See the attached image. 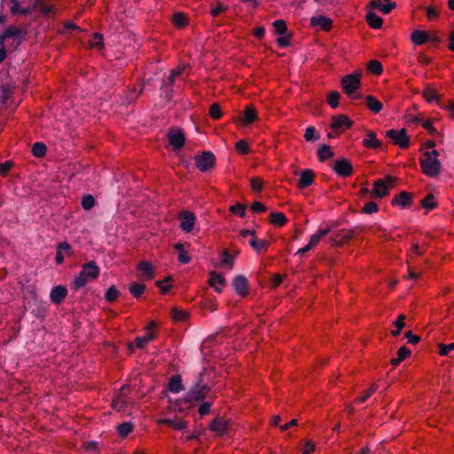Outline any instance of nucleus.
<instances>
[{"label":"nucleus","mask_w":454,"mask_h":454,"mask_svg":"<svg viewBox=\"0 0 454 454\" xmlns=\"http://www.w3.org/2000/svg\"><path fill=\"white\" fill-rule=\"evenodd\" d=\"M207 369H203L197 376L195 382L192 385L190 389L185 393L184 400L187 403H199L206 398H212L209 395L211 387L206 382L205 375Z\"/></svg>","instance_id":"1"},{"label":"nucleus","mask_w":454,"mask_h":454,"mask_svg":"<svg viewBox=\"0 0 454 454\" xmlns=\"http://www.w3.org/2000/svg\"><path fill=\"white\" fill-rule=\"evenodd\" d=\"M99 275V268L95 261H90L82 265L79 275L70 284V287L75 291L86 286L90 279H96Z\"/></svg>","instance_id":"2"},{"label":"nucleus","mask_w":454,"mask_h":454,"mask_svg":"<svg viewBox=\"0 0 454 454\" xmlns=\"http://www.w3.org/2000/svg\"><path fill=\"white\" fill-rule=\"evenodd\" d=\"M361 76L362 73L357 71L341 78V88L351 99H357L362 97L360 93L356 92L361 86Z\"/></svg>","instance_id":"3"},{"label":"nucleus","mask_w":454,"mask_h":454,"mask_svg":"<svg viewBox=\"0 0 454 454\" xmlns=\"http://www.w3.org/2000/svg\"><path fill=\"white\" fill-rule=\"evenodd\" d=\"M395 179L391 176H385L384 179H378L373 184V190L371 196L372 198H383L388 194V190L395 184Z\"/></svg>","instance_id":"4"},{"label":"nucleus","mask_w":454,"mask_h":454,"mask_svg":"<svg viewBox=\"0 0 454 454\" xmlns=\"http://www.w3.org/2000/svg\"><path fill=\"white\" fill-rule=\"evenodd\" d=\"M423 173L429 177H436L441 172L442 163L438 159L421 157L419 159Z\"/></svg>","instance_id":"5"},{"label":"nucleus","mask_w":454,"mask_h":454,"mask_svg":"<svg viewBox=\"0 0 454 454\" xmlns=\"http://www.w3.org/2000/svg\"><path fill=\"white\" fill-rule=\"evenodd\" d=\"M215 164V157L210 151H204L200 155L195 157V165L201 172H207Z\"/></svg>","instance_id":"6"},{"label":"nucleus","mask_w":454,"mask_h":454,"mask_svg":"<svg viewBox=\"0 0 454 454\" xmlns=\"http://www.w3.org/2000/svg\"><path fill=\"white\" fill-rule=\"evenodd\" d=\"M386 136L389 137L395 145H399L403 149H406L410 146V138L407 135L405 129L400 130L388 129L386 132Z\"/></svg>","instance_id":"7"},{"label":"nucleus","mask_w":454,"mask_h":454,"mask_svg":"<svg viewBox=\"0 0 454 454\" xmlns=\"http://www.w3.org/2000/svg\"><path fill=\"white\" fill-rule=\"evenodd\" d=\"M169 144L175 150H179L184 147L185 143V136L184 130L179 128H171L168 134Z\"/></svg>","instance_id":"8"},{"label":"nucleus","mask_w":454,"mask_h":454,"mask_svg":"<svg viewBox=\"0 0 454 454\" xmlns=\"http://www.w3.org/2000/svg\"><path fill=\"white\" fill-rule=\"evenodd\" d=\"M354 236V231L352 230L341 229L338 231H333V235H331L330 240L333 245L340 247L344 243L350 240Z\"/></svg>","instance_id":"9"},{"label":"nucleus","mask_w":454,"mask_h":454,"mask_svg":"<svg viewBox=\"0 0 454 454\" xmlns=\"http://www.w3.org/2000/svg\"><path fill=\"white\" fill-rule=\"evenodd\" d=\"M333 169L337 175L342 177H348L353 174V166L350 161L345 158L337 160L334 162Z\"/></svg>","instance_id":"10"},{"label":"nucleus","mask_w":454,"mask_h":454,"mask_svg":"<svg viewBox=\"0 0 454 454\" xmlns=\"http://www.w3.org/2000/svg\"><path fill=\"white\" fill-rule=\"evenodd\" d=\"M231 286L236 294L240 297H245L248 294V280L244 275L236 276L231 282Z\"/></svg>","instance_id":"11"},{"label":"nucleus","mask_w":454,"mask_h":454,"mask_svg":"<svg viewBox=\"0 0 454 454\" xmlns=\"http://www.w3.org/2000/svg\"><path fill=\"white\" fill-rule=\"evenodd\" d=\"M156 326V323L152 321L146 327V333L142 336H137L135 339V345L138 348H144L148 344L149 341L155 339L156 335L153 332V329Z\"/></svg>","instance_id":"12"},{"label":"nucleus","mask_w":454,"mask_h":454,"mask_svg":"<svg viewBox=\"0 0 454 454\" xmlns=\"http://www.w3.org/2000/svg\"><path fill=\"white\" fill-rule=\"evenodd\" d=\"M231 421L229 419H223L222 418H215L209 424V429L219 435H223L228 433Z\"/></svg>","instance_id":"13"},{"label":"nucleus","mask_w":454,"mask_h":454,"mask_svg":"<svg viewBox=\"0 0 454 454\" xmlns=\"http://www.w3.org/2000/svg\"><path fill=\"white\" fill-rule=\"evenodd\" d=\"M180 227L185 232H191L193 230L196 216L191 211H183L180 213Z\"/></svg>","instance_id":"14"},{"label":"nucleus","mask_w":454,"mask_h":454,"mask_svg":"<svg viewBox=\"0 0 454 454\" xmlns=\"http://www.w3.org/2000/svg\"><path fill=\"white\" fill-rule=\"evenodd\" d=\"M353 125V121L344 114H338L332 117L331 128L333 130L349 129Z\"/></svg>","instance_id":"15"},{"label":"nucleus","mask_w":454,"mask_h":454,"mask_svg":"<svg viewBox=\"0 0 454 454\" xmlns=\"http://www.w3.org/2000/svg\"><path fill=\"white\" fill-rule=\"evenodd\" d=\"M67 295V289L65 286L59 285L54 286L50 294V299L52 303L61 304Z\"/></svg>","instance_id":"16"},{"label":"nucleus","mask_w":454,"mask_h":454,"mask_svg":"<svg viewBox=\"0 0 454 454\" xmlns=\"http://www.w3.org/2000/svg\"><path fill=\"white\" fill-rule=\"evenodd\" d=\"M315 180V173L310 168L303 169L300 172V178L297 186L300 189H305L310 186Z\"/></svg>","instance_id":"17"},{"label":"nucleus","mask_w":454,"mask_h":454,"mask_svg":"<svg viewBox=\"0 0 454 454\" xmlns=\"http://www.w3.org/2000/svg\"><path fill=\"white\" fill-rule=\"evenodd\" d=\"M312 27H319L324 31H329L333 26V20L323 15L314 16L310 19Z\"/></svg>","instance_id":"18"},{"label":"nucleus","mask_w":454,"mask_h":454,"mask_svg":"<svg viewBox=\"0 0 454 454\" xmlns=\"http://www.w3.org/2000/svg\"><path fill=\"white\" fill-rule=\"evenodd\" d=\"M411 194L408 192L403 191L397 196L392 199L391 204L393 206H400L407 207L411 203Z\"/></svg>","instance_id":"19"},{"label":"nucleus","mask_w":454,"mask_h":454,"mask_svg":"<svg viewBox=\"0 0 454 454\" xmlns=\"http://www.w3.org/2000/svg\"><path fill=\"white\" fill-rule=\"evenodd\" d=\"M387 2V5H384L381 0H372L370 3V7L373 9H378L382 12L384 14L389 13L394 8H395L396 4L395 2L391 0H384Z\"/></svg>","instance_id":"20"},{"label":"nucleus","mask_w":454,"mask_h":454,"mask_svg":"<svg viewBox=\"0 0 454 454\" xmlns=\"http://www.w3.org/2000/svg\"><path fill=\"white\" fill-rule=\"evenodd\" d=\"M257 120V112L255 108L249 105L245 107L244 115L242 117V123L246 126L250 125Z\"/></svg>","instance_id":"21"},{"label":"nucleus","mask_w":454,"mask_h":454,"mask_svg":"<svg viewBox=\"0 0 454 454\" xmlns=\"http://www.w3.org/2000/svg\"><path fill=\"white\" fill-rule=\"evenodd\" d=\"M363 145L366 148L378 149L381 146V142L377 139L376 133L372 130L367 131V137L363 139Z\"/></svg>","instance_id":"22"},{"label":"nucleus","mask_w":454,"mask_h":454,"mask_svg":"<svg viewBox=\"0 0 454 454\" xmlns=\"http://www.w3.org/2000/svg\"><path fill=\"white\" fill-rule=\"evenodd\" d=\"M209 275V285L214 287L217 293H221V289L217 287V285L225 286L227 284L226 279L215 270L211 271Z\"/></svg>","instance_id":"23"},{"label":"nucleus","mask_w":454,"mask_h":454,"mask_svg":"<svg viewBox=\"0 0 454 454\" xmlns=\"http://www.w3.org/2000/svg\"><path fill=\"white\" fill-rule=\"evenodd\" d=\"M168 389L173 394H178L184 389L181 375H174L170 378Z\"/></svg>","instance_id":"24"},{"label":"nucleus","mask_w":454,"mask_h":454,"mask_svg":"<svg viewBox=\"0 0 454 454\" xmlns=\"http://www.w3.org/2000/svg\"><path fill=\"white\" fill-rule=\"evenodd\" d=\"M367 108L374 114H378L382 110L383 105L375 97L368 95L365 97Z\"/></svg>","instance_id":"25"},{"label":"nucleus","mask_w":454,"mask_h":454,"mask_svg":"<svg viewBox=\"0 0 454 454\" xmlns=\"http://www.w3.org/2000/svg\"><path fill=\"white\" fill-rule=\"evenodd\" d=\"M411 40L416 45H420L429 42V35L426 31L415 30L411 35Z\"/></svg>","instance_id":"26"},{"label":"nucleus","mask_w":454,"mask_h":454,"mask_svg":"<svg viewBox=\"0 0 454 454\" xmlns=\"http://www.w3.org/2000/svg\"><path fill=\"white\" fill-rule=\"evenodd\" d=\"M175 80L172 76L168 75L162 79L160 89L164 91L167 98H171L173 95V85Z\"/></svg>","instance_id":"27"},{"label":"nucleus","mask_w":454,"mask_h":454,"mask_svg":"<svg viewBox=\"0 0 454 454\" xmlns=\"http://www.w3.org/2000/svg\"><path fill=\"white\" fill-rule=\"evenodd\" d=\"M411 354V351L406 348V347H402L398 349L397 351V357L396 358H393L390 363L391 364L395 367V366H397L400 364V363L402 361H403L406 357H408Z\"/></svg>","instance_id":"28"},{"label":"nucleus","mask_w":454,"mask_h":454,"mask_svg":"<svg viewBox=\"0 0 454 454\" xmlns=\"http://www.w3.org/2000/svg\"><path fill=\"white\" fill-rule=\"evenodd\" d=\"M129 291L134 298L138 299L145 293V286L138 282H132L129 286Z\"/></svg>","instance_id":"29"},{"label":"nucleus","mask_w":454,"mask_h":454,"mask_svg":"<svg viewBox=\"0 0 454 454\" xmlns=\"http://www.w3.org/2000/svg\"><path fill=\"white\" fill-rule=\"evenodd\" d=\"M137 270H141L148 278H154V270L152 264L146 261H141L137 266Z\"/></svg>","instance_id":"30"},{"label":"nucleus","mask_w":454,"mask_h":454,"mask_svg":"<svg viewBox=\"0 0 454 454\" xmlns=\"http://www.w3.org/2000/svg\"><path fill=\"white\" fill-rule=\"evenodd\" d=\"M366 21L371 27L376 29L381 27L383 22L382 19L373 12H369L366 14Z\"/></svg>","instance_id":"31"},{"label":"nucleus","mask_w":454,"mask_h":454,"mask_svg":"<svg viewBox=\"0 0 454 454\" xmlns=\"http://www.w3.org/2000/svg\"><path fill=\"white\" fill-rule=\"evenodd\" d=\"M270 222L276 226H284L287 223V218L283 213L273 212L270 214Z\"/></svg>","instance_id":"32"},{"label":"nucleus","mask_w":454,"mask_h":454,"mask_svg":"<svg viewBox=\"0 0 454 454\" xmlns=\"http://www.w3.org/2000/svg\"><path fill=\"white\" fill-rule=\"evenodd\" d=\"M333 156V153L331 150V147L327 145H322L321 147L317 150V157L319 161L324 162L327 159L332 158Z\"/></svg>","instance_id":"33"},{"label":"nucleus","mask_w":454,"mask_h":454,"mask_svg":"<svg viewBox=\"0 0 454 454\" xmlns=\"http://www.w3.org/2000/svg\"><path fill=\"white\" fill-rule=\"evenodd\" d=\"M249 245L254 251L260 252L268 247L269 242L264 239H257L256 236H254L249 239Z\"/></svg>","instance_id":"34"},{"label":"nucleus","mask_w":454,"mask_h":454,"mask_svg":"<svg viewBox=\"0 0 454 454\" xmlns=\"http://www.w3.org/2000/svg\"><path fill=\"white\" fill-rule=\"evenodd\" d=\"M161 423L167 425L168 427H173L176 430H183L187 427V422L183 419L176 420L171 419H165L161 420Z\"/></svg>","instance_id":"35"},{"label":"nucleus","mask_w":454,"mask_h":454,"mask_svg":"<svg viewBox=\"0 0 454 454\" xmlns=\"http://www.w3.org/2000/svg\"><path fill=\"white\" fill-rule=\"evenodd\" d=\"M234 263V256L231 255L228 250H223L221 252V262L220 265L223 267L232 268Z\"/></svg>","instance_id":"36"},{"label":"nucleus","mask_w":454,"mask_h":454,"mask_svg":"<svg viewBox=\"0 0 454 454\" xmlns=\"http://www.w3.org/2000/svg\"><path fill=\"white\" fill-rule=\"evenodd\" d=\"M47 151L46 145L42 142H36L33 145L32 153L36 158H42L45 155Z\"/></svg>","instance_id":"37"},{"label":"nucleus","mask_w":454,"mask_h":454,"mask_svg":"<svg viewBox=\"0 0 454 454\" xmlns=\"http://www.w3.org/2000/svg\"><path fill=\"white\" fill-rule=\"evenodd\" d=\"M405 316L400 315L397 319L393 323V325L395 326V329L391 331V334L394 336H397L400 334L401 330L405 327Z\"/></svg>","instance_id":"38"},{"label":"nucleus","mask_w":454,"mask_h":454,"mask_svg":"<svg viewBox=\"0 0 454 454\" xmlns=\"http://www.w3.org/2000/svg\"><path fill=\"white\" fill-rule=\"evenodd\" d=\"M367 69L369 72L374 74H380L383 72L382 64L378 60H371L367 64Z\"/></svg>","instance_id":"39"},{"label":"nucleus","mask_w":454,"mask_h":454,"mask_svg":"<svg viewBox=\"0 0 454 454\" xmlns=\"http://www.w3.org/2000/svg\"><path fill=\"white\" fill-rule=\"evenodd\" d=\"M33 7L38 9L44 15H49L52 12V7L43 0H35Z\"/></svg>","instance_id":"40"},{"label":"nucleus","mask_w":454,"mask_h":454,"mask_svg":"<svg viewBox=\"0 0 454 454\" xmlns=\"http://www.w3.org/2000/svg\"><path fill=\"white\" fill-rule=\"evenodd\" d=\"M133 429V425L130 422H123L117 427V432L122 438L126 437Z\"/></svg>","instance_id":"41"},{"label":"nucleus","mask_w":454,"mask_h":454,"mask_svg":"<svg viewBox=\"0 0 454 454\" xmlns=\"http://www.w3.org/2000/svg\"><path fill=\"white\" fill-rule=\"evenodd\" d=\"M173 23L179 28H183L187 25V18L182 12H176L173 15Z\"/></svg>","instance_id":"42"},{"label":"nucleus","mask_w":454,"mask_h":454,"mask_svg":"<svg viewBox=\"0 0 454 454\" xmlns=\"http://www.w3.org/2000/svg\"><path fill=\"white\" fill-rule=\"evenodd\" d=\"M339 225L338 222H331L327 224L325 229H320L316 233L318 235L320 239L325 237L329 233L333 235L334 229Z\"/></svg>","instance_id":"43"},{"label":"nucleus","mask_w":454,"mask_h":454,"mask_svg":"<svg viewBox=\"0 0 454 454\" xmlns=\"http://www.w3.org/2000/svg\"><path fill=\"white\" fill-rule=\"evenodd\" d=\"M120 294V292L114 286H111L107 288L105 294V299L109 302H114L116 301Z\"/></svg>","instance_id":"44"},{"label":"nucleus","mask_w":454,"mask_h":454,"mask_svg":"<svg viewBox=\"0 0 454 454\" xmlns=\"http://www.w3.org/2000/svg\"><path fill=\"white\" fill-rule=\"evenodd\" d=\"M421 205L427 210H432L437 207V203L434 201L433 194H427L421 201Z\"/></svg>","instance_id":"45"},{"label":"nucleus","mask_w":454,"mask_h":454,"mask_svg":"<svg viewBox=\"0 0 454 454\" xmlns=\"http://www.w3.org/2000/svg\"><path fill=\"white\" fill-rule=\"evenodd\" d=\"M340 98V92L333 90L328 94L327 102L332 108H337L339 106V100Z\"/></svg>","instance_id":"46"},{"label":"nucleus","mask_w":454,"mask_h":454,"mask_svg":"<svg viewBox=\"0 0 454 454\" xmlns=\"http://www.w3.org/2000/svg\"><path fill=\"white\" fill-rule=\"evenodd\" d=\"M5 34V36H7V38H12V37H18V36H21L22 35L25 34V31L21 28H18V27H15L13 26H9L4 32Z\"/></svg>","instance_id":"47"},{"label":"nucleus","mask_w":454,"mask_h":454,"mask_svg":"<svg viewBox=\"0 0 454 454\" xmlns=\"http://www.w3.org/2000/svg\"><path fill=\"white\" fill-rule=\"evenodd\" d=\"M215 396L209 398L208 401L203 402L199 407L198 412L201 417L206 416L209 413Z\"/></svg>","instance_id":"48"},{"label":"nucleus","mask_w":454,"mask_h":454,"mask_svg":"<svg viewBox=\"0 0 454 454\" xmlns=\"http://www.w3.org/2000/svg\"><path fill=\"white\" fill-rule=\"evenodd\" d=\"M423 96L427 102H433L434 100H438L440 95L437 91L431 88H427L423 91Z\"/></svg>","instance_id":"49"},{"label":"nucleus","mask_w":454,"mask_h":454,"mask_svg":"<svg viewBox=\"0 0 454 454\" xmlns=\"http://www.w3.org/2000/svg\"><path fill=\"white\" fill-rule=\"evenodd\" d=\"M275 31L279 35H284L287 32V27L283 20H277L273 22Z\"/></svg>","instance_id":"50"},{"label":"nucleus","mask_w":454,"mask_h":454,"mask_svg":"<svg viewBox=\"0 0 454 454\" xmlns=\"http://www.w3.org/2000/svg\"><path fill=\"white\" fill-rule=\"evenodd\" d=\"M304 138L307 141H317L319 139V135L317 134L315 127L309 126L306 128Z\"/></svg>","instance_id":"51"},{"label":"nucleus","mask_w":454,"mask_h":454,"mask_svg":"<svg viewBox=\"0 0 454 454\" xmlns=\"http://www.w3.org/2000/svg\"><path fill=\"white\" fill-rule=\"evenodd\" d=\"M90 47L102 49L104 47V37L100 33H95L90 42Z\"/></svg>","instance_id":"52"},{"label":"nucleus","mask_w":454,"mask_h":454,"mask_svg":"<svg viewBox=\"0 0 454 454\" xmlns=\"http://www.w3.org/2000/svg\"><path fill=\"white\" fill-rule=\"evenodd\" d=\"M95 205V199L92 195L88 194L82 197V207L85 210L91 209Z\"/></svg>","instance_id":"53"},{"label":"nucleus","mask_w":454,"mask_h":454,"mask_svg":"<svg viewBox=\"0 0 454 454\" xmlns=\"http://www.w3.org/2000/svg\"><path fill=\"white\" fill-rule=\"evenodd\" d=\"M230 211L239 217H245L246 215V206L241 203H237L230 207Z\"/></svg>","instance_id":"54"},{"label":"nucleus","mask_w":454,"mask_h":454,"mask_svg":"<svg viewBox=\"0 0 454 454\" xmlns=\"http://www.w3.org/2000/svg\"><path fill=\"white\" fill-rule=\"evenodd\" d=\"M30 8H20L18 1L13 0V5L11 7V12L15 14L27 15L30 12Z\"/></svg>","instance_id":"55"},{"label":"nucleus","mask_w":454,"mask_h":454,"mask_svg":"<svg viewBox=\"0 0 454 454\" xmlns=\"http://www.w3.org/2000/svg\"><path fill=\"white\" fill-rule=\"evenodd\" d=\"M378 210H379V207H378L377 203H375L373 201H370V202H367L364 204V206L361 209V212L364 214L370 215V214L377 212Z\"/></svg>","instance_id":"56"},{"label":"nucleus","mask_w":454,"mask_h":454,"mask_svg":"<svg viewBox=\"0 0 454 454\" xmlns=\"http://www.w3.org/2000/svg\"><path fill=\"white\" fill-rule=\"evenodd\" d=\"M209 115L214 120H219L222 117V111L218 104H213L210 106Z\"/></svg>","instance_id":"57"},{"label":"nucleus","mask_w":454,"mask_h":454,"mask_svg":"<svg viewBox=\"0 0 454 454\" xmlns=\"http://www.w3.org/2000/svg\"><path fill=\"white\" fill-rule=\"evenodd\" d=\"M236 150L241 154H247L250 151L248 144L241 139L236 143Z\"/></svg>","instance_id":"58"},{"label":"nucleus","mask_w":454,"mask_h":454,"mask_svg":"<svg viewBox=\"0 0 454 454\" xmlns=\"http://www.w3.org/2000/svg\"><path fill=\"white\" fill-rule=\"evenodd\" d=\"M171 317L175 321H182L186 318L187 313L184 312V310H180L176 308H174L172 309Z\"/></svg>","instance_id":"59"},{"label":"nucleus","mask_w":454,"mask_h":454,"mask_svg":"<svg viewBox=\"0 0 454 454\" xmlns=\"http://www.w3.org/2000/svg\"><path fill=\"white\" fill-rule=\"evenodd\" d=\"M439 347V354L441 356H448L451 351L454 350V343H450L448 345L440 343Z\"/></svg>","instance_id":"60"},{"label":"nucleus","mask_w":454,"mask_h":454,"mask_svg":"<svg viewBox=\"0 0 454 454\" xmlns=\"http://www.w3.org/2000/svg\"><path fill=\"white\" fill-rule=\"evenodd\" d=\"M377 390V386H372L368 390H366L364 394V395L357 398L356 402L358 403H364L373 393H375Z\"/></svg>","instance_id":"61"},{"label":"nucleus","mask_w":454,"mask_h":454,"mask_svg":"<svg viewBox=\"0 0 454 454\" xmlns=\"http://www.w3.org/2000/svg\"><path fill=\"white\" fill-rule=\"evenodd\" d=\"M26 299H31V301H33L35 305H36L39 302L38 296L34 287H29L27 290Z\"/></svg>","instance_id":"62"},{"label":"nucleus","mask_w":454,"mask_h":454,"mask_svg":"<svg viewBox=\"0 0 454 454\" xmlns=\"http://www.w3.org/2000/svg\"><path fill=\"white\" fill-rule=\"evenodd\" d=\"M251 188L254 192H261L262 189V181L259 177H254L250 181Z\"/></svg>","instance_id":"63"},{"label":"nucleus","mask_w":454,"mask_h":454,"mask_svg":"<svg viewBox=\"0 0 454 454\" xmlns=\"http://www.w3.org/2000/svg\"><path fill=\"white\" fill-rule=\"evenodd\" d=\"M228 9L226 5L218 4L215 7L212 8L210 13L213 17H216L222 12H225Z\"/></svg>","instance_id":"64"}]
</instances>
